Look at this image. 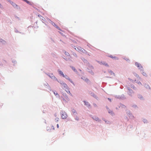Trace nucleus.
Wrapping results in <instances>:
<instances>
[{"instance_id": "7c9ffc66", "label": "nucleus", "mask_w": 151, "mask_h": 151, "mask_svg": "<svg viewBox=\"0 0 151 151\" xmlns=\"http://www.w3.org/2000/svg\"><path fill=\"white\" fill-rule=\"evenodd\" d=\"M59 125L58 124H57V127L58 128H59Z\"/></svg>"}, {"instance_id": "cd10ccee", "label": "nucleus", "mask_w": 151, "mask_h": 151, "mask_svg": "<svg viewBox=\"0 0 151 151\" xmlns=\"http://www.w3.org/2000/svg\"><path fill=\"white\" fill-rule=\"evenodd\" d=\"M137 83L138 84H141V83H140V82H139H139H137Z\"/></svg>"}, {"instance_id": "20e7f679", "label": "nucleus", "mask_w": 151, "mask_h": 151, "mask_svg": "<svg viewBox=\"0 0 151 151\" xmlns=\"http://www.w3.org/2000/svg\"><path fill=\"white\" fill-rule=\"evenodd\" d=\"M62 86V87H63L65 88H66L68 87V86L67 84H66L64 82H60Z\"/></svg>"}, {"instance_id": "aec40b11", "label": "nucleus", "mask_w": 151, "mask_h": 151, "mask_svg": "<svg viewBox=\"0 0 151 151\" xmlns=\"http://www.w3.org/2000/svg\"><path fill=\"white\" fill-rule=\"evenodd\" d=\"M59 118H57L55 119V121L56 122H57L59 121Z\"/></svg>"}, {"instance_id": "423d86ee", "label": "nucleus", "mask_w": 151, "mask_h": 151, "mask_svg": "<svg viewBox=\"0 0 151 151\" xmlns=\"http://www.w3.org/2000/svg\"><path fill=\"white\" fill-rule=\"evenodd\" d=\"M63 77L65 78L66 79L68 80L71 83H73V82L72 81V80L69 78V77L67 75H64V77Z\"/></svg>"}, {"instance_id": "2eb2a0df", "label": "nucleus", "mask_w": 151, "mask_h": 151, "mask_svg": "<svg viewBox=\"0 0 151 151\" xmlns=\"http://www.w3.org/2000/svg\"><path fill=\"white\" fill-rule=\"evenodd\" d=\"M142 74L144 75V76H147V74L145 72V71H143L142 72Z\"/></svg>"}, {"instance_id": "c756f323", "label": "nucleus", "mask_w": 151, "mask_h": 151, "mask_svg": "<svg viewBox=\"0 0 151 151\" xmlns=\"http://www.w3.org/2000/svg\"><path fill=\"white\" fill-rule=\"evenodd\" d=\"M12 5H13V6H15H15H16V4H12Z\"/></svg>"}, {"instance_id": "5701e85b", "label": "nucleus", "mask_w": 151, "mask_h": 151, "mask_svg": "<svg viewBox=\"0 0 151 151\" xmlns=\"http://www.w3.org/2000/svg\"><path fill=\"white\" fill-rule=\"evenodd\" d=\"M84 80H85L86 82H88L89 81L88 79V78H86L85 79H84Z\"/></svg>"}, {"instance_id": "a878e982", "label": "nucleus", "mask_w": 151, "mask_h": 151, "mask_svg": "<svg viewBox=\"0 0 151 151\" xmlns=\"http://www.w3.org/2000/svg\"><path fill=\"white\" fill-rule=\"evenodd\" d=\"M143 122H144L145 123L146 122H147V120H146V119H144L143 120Z\"/></svg>"}, {"instance_id": "9d476101", "label": "nucleus", "mask_w": 151, "mask_h": 151, "mask_svg": "<svg viewBox=\"0 0 151 151\" xmlns=\"http://www.w3.org/2000/svg\"><path fill=\"white\" fill-rule=\"evenodd\" d=\"M109 57L114 59L118 60V59L117 57L116 56L113 57L112 55H110V56H109Z\"/></svg>"}, {"instance_id": "2f4dec72", "label": "nucleus", "mask_w": 151, "mask_h": 151, "mask_svg": "<svg viewBox=\"0 0 151 151\" xmlns=\"http://www.w3.org/2000/svg\"><path fill=\"white\" fill-rule=\"evenodd\" d=\"M73 112H74L75 113L76 112V111H73Z\"/></svg>"}, {"instance_id": "0eeeda50", "label": "nucleus", "mask_w": 151, "mask_h": 151, "mask_svg": "<svg viewBox=\"0 0 151 151\" xmlns=\"http://www.w3.org/2000/svg\"><path fill=\"white\" fill-rule=\"evenodd\" d=\"M135 65L139 68V69H141L142 68V65L137 62L135 63Z\"/></svg>"}, {"instance_id": "7ed1b4c3", "label": "nucleus", "mask_w": 151, "mask_h": 151, "mask_svg": "<svg viewBox=\"0 0 151 151\" xmlns=\"http://www.w3.org/2000/svg\"><path fill=\"white\" fill-rule=\"evenodd\" d=\"M51 23L52 25L53 26H55V27H56L57 29H58V30L63 31L60 28V27L58 26L57 25H56L55 23H54L52 21H51Z\"/></svg>"}, {"instance_id": "6ab92c4d", "label": "nucleus", "mask_w": 151, "mask_h": 151, "mask_svg": "<svg viewBox=\"0 0 151 151\" xmlns=\"http://www.w3.org/2000/svg\"><path fill=\"white\" fill-rule=\"evenodd\" d=\"M128 88V91H131L132 93H133V91L132 90H131V89L130 88H129V87H128V88Z\"/></svg>"}, {"instance_id": "4be33fe9", "label": "nucleus", "mask_w": 151, "mask_h": 151, "mask_svg": "<svg viewBox=\"0 0 151 151\" xmlns=\"http://www.w3.org/2000/svg\"><path fill=\"white\" fill-rule=\"evenodd\" d=\"M54 94L56 95V96H59L58 94L57 93V92H54Z\"/></svg>"}, {"instance_id": "a211bd4d", "label": "nucleus", "mask_w": 151, "mask_h": 151, "mask_svg": "<svg viewBox=\"0 0 151 151\" xmlns=\"http://www.w3.org/2000/svg\"><path fill=\"white\" fill-rule=\"evenodd\" d=\"M52 79H55V80L59 82L58 80L56 78L55 76H52Z\"/></svg>"}, {"instance_id": "b1692460", "label": "nucleus", "mask_w": 151, "mask_h": 151, "mask_svg": "<svg viewBox=\"0 0 151 151\" xmlns=\"http://www.w3.org/2000/svg\"><path fill=\"white\" fill-rule=\"evenodd\" d=\"M67 92L68 93L70 94L71 96H72V94L70 93V92L69 91H67Z\"/></svg>"}, {"instance_id": "72a5a7b5", "label": "nucleus", "mask_w": 151, "mask_h": 151, "mask_svg": "<svg viewBox=\"0 0 151 151\" xmlns=\"http://www.w3.org/2000/svg\"><path fill=\"white\" fill-rule=\"evenodd\" d=\"M59 33H60V34H61V33L60 32H59Z\"/></svg>"}, {"instance_id": "1a4fd4ad", "label": "nucleus", "mask_w": 151, "mask_h": 151, "mask_svg": "<svg viewBox=\"0 0 151 151\" xmlns=\"http://www.w3.org/2000/svg\"><path fill=\"white\" fill-rule=\"evenodd\" d=\"M58 71L59 74H60L63 77H64V75L63 74V72L62 71L59 70H58Z\"/></svg>"}, {"instance_id": "c85d7f7f", "label": "nucleus", "mask_w": 151, "mask_h": 151, "mask_svg": "<svg viewBox=\"0 0 151 151\" xmlns=\"http://www.w3.org/2000/svg\"><path fill=\"white\" fill-rule=\"evenodd\" d=\"M74 55L76 57H77V54L76 53H75V54H74Z\"/></svg>"}, {"instance_id": "f03ea898", "label": "nucleus", "mask_w": 151, "mask_h": 151, "mask_svg": "<svg viewBox=\"0 0 151 151\" xmlns=\"http://www.w3.org/2000/svg\"><path fill=\"white\" fill-rule=\"evenodd\" d=\"M67 117V115L66 113L64 111H63L61 113V117L63 119H66Z\"/></svg>"}, {"instance_id": "473e14b6", "label": "nucleus", "mask_w": 151, "mask_h": 151, "mask_svg": "<svg viewBox=\"0 0 151 151\" xmlns=\"http://www.w3.org/2000/svg\"><path fill=\"white\" fill-rule=\"evenodd\" d=\"M134 81H136V80H134Z\"/></svg>"}, {"instance_id": "4468645a", "label": "nucleus", "mask_w": 151, "mask_h": 151, "mask_svg": "<svg viewBox=\"0 0 151 151\" xmlns=\"http://www.w3.org/2000/svg\"><path fill=\"white\" fill-rule=\"evenodd\" d=\"M138 98L140 99H142L143 98L142 96L141 95L139 94L138 95Z\"/></svg>"}, {"instance_id": "f704fd0d", "label": "nucleus", "mask_w": 151, "mask_h": 151, "mask_svg": "<svg viewBox=\"0 0 151 151\" xmlns=\"http://www.w3.org/2000/svg\"><path fill=\"white\" fill-rule=\"evenodd\" d=\"M1 5V4H0V6Z\"/></svg>"}, {"instance_id": "dca6fc26", "label": "nucleus", "mask_w": 151, "mask_h": 151, "mask_svg": "<svg viewBox=\"0 0 151 151\" xmlns=\"http://www.w3.org/2000/svg\"><path fill=\"white\" fill-rule=\"evenodd\" d=\"M84 102L86 105H87L88 106H90V105L89 104L88 102H86V101H84Z\"/></svg>"}, {"instance_id": "f257e3e1", "label": "nucleus", "mask_w": 151, "mask_h": 151, "mask_svg": "<svg viewBox=\"0 0 151 151\" xmlns=\"http://www.w3.org/2000/svg\"><path fill=\"white\" fill-rule=\"evenodd\" d=\"M75 49L76 50L81 52L83 53H85L87 52L84 49L79 46L76 47L75 48Z\"/></svg>"}, {"instance_id": "39448f33", "label": "nucleus", "mask_w": 151, "mask_h": 151, "mask_svg": "<svg viewBox=\"0 0 151 151\" xmlns=\"http://www.w3.org/2000/svg\"><path fill=\"white\" fill-rule=\"evenodd\" d=\"M99 63L100 64H102L104 65H105L106 66L109 67V65L108 64L105 62H99Z\"/></svg>"}, {"instance_id": "6e6552de", "label": "nucleus", "mask_w": 151, "mask_h": 151, "mask_svg": "<svg viewBox=\"0 0 151 151\" xmlns=\"http://www.w3.org/2000/svg\"><path fill=\"white\" fill-rule=\"evenodd\" d=\"M92 119L96 121H100L99 118L96 116H93Z\"/></svg>"}, {"instance_id": "bb28decb", "label": "nucleus", "mask_w": 151, "mask_h": 151, "mask_svg": "<svg viewBox=\"0 0 151 151\" xmlns=\"http://www.w3.org/2000/svg\"><path fill=\"white\" fill-rule=\"evenodd\" d=\"M65 98L68 100H69V99L67 96H66V97H65Z\"/></svg>"}, {"instance_id": "f8f14e48", "label": "nucleus", "mask_w": 151, "mask_h": 151, "mask_svg": "<svg viewBox=\"0 0 151 151\" xmlns=\"http://www.w3.org/2000/svg\"><path fill=\"white\" fill-rule=\"evenodd\" d=\"M70 67L72 69V70L75 72H77V70L73 66H70Z\"/></svg>"}, {"instance_id": "393cba45", "label": "nucleus", "mask_w": 151, "mask_h": 151, "mask_svg": "<svg viewBox=\"0 0 151 151\" xmlns=\"http://www.w3.org/2000/svg\"><path fill=\"white\" fill-rule=\"evenodd\" d=\"M109 72L110 73H111V74H114V73H113V72L112 71H111V70H110V71Z\"/></svg>"}, {"instance_id": "9b49d317", "label": "nucleus", "mask_w": 151, "mask_h": 151, "mask_svg": "<svg viewBox=\"0 0 151 151\" xmlns=\"http://www.w3.org/2000/svg\"><path fill=\"white\" fill-rule=\"evenodd\" d=\"M134 76L135 77L137 78H139V79H140V77H139V75L138 74H137V73H134Z\"/></svg>"}, {"instance_id": "412c9836", "label": "nucleus", "mask_w": 151, "mask_h": 151, "mask_svg": "<svg viewBox=\"0 0 151 151\" xmlns=\"http://www.w3.org/2000/svg\"><path fill=\"white\" fill-rule=\"evenodd\" d=\"M24 1L26 2L27 3L29 4V1L27 0H23Z\"/></svg>"}, {"instance_id": "ddd939ff", "label": "nucleus", "mask_w": 151, "mask_h": 151, "mask_svg": "<svg viewBox=\"0 0 151 151\" xmlns=\"http://www.w3.org/2000/svg\"><path fill=\"white\" fill-rule=\"evenodd\" d=\"M128 94L130 96H132V94L133 93H133H132V92L131 91H129L128 92Z\"/></svg>"}, {"instance_id": "f3484780", "label": "nucleus", "mask_w": 151, "mask_h": 151, "mask_svg": "<svg viewBox=\"0 0 151 151\" xmlns=\"http://www.w3.org/2000/svg\"><path fill=\"white\" fill-rule=\"evenodd\" d=\"M64 53H65V54L66 55H67L68 56H69L70 55L69 54V53L68 52H66L65 51Z\"/></svg>"}]
</instances>
